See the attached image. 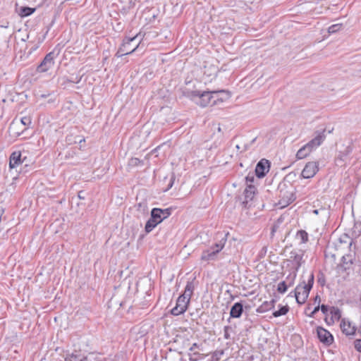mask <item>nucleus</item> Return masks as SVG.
Masks as SVG:
<instances>
[{
    "label": "nucleus",
    "mask_w": 361,
    "mask_h": 361,
    "mask_svg": "<svg viewBox=\"0 0 361 361\" xmlns=\"http://www.w3.org/2000/svg\"><path fill=\"white\" fill-rule=\"evenodd\" d=\"M355 348L361 353V339H357L354 342Z\"/></svg>",
    "instance_id": "obj_35"
},
{
    "label": "nucleus",
    "mask_w": 361,
    "mask_h": 361,
    "mask_svg": "<svg viewBox=\"0 0 361 361\" xmlns=\"http://www.w3.org/2000/svg\"><path fill=\"white\" fill-rule=\"evenodd\" d=\"M296 238L300 240L301 243H305L308 241V233L304 230L298 231Z\"/></svg>",
    "instance_id": "obj_27"
},
{
    "label": "nucleus",
    "mask_w": 361,
    "mask_h": 361,
    "mask_svg": "<svg viewBox=\"0 0 361 361\" xmlns=\"http://www.w3.org/2000/svg\"><path fill=\"white\" fill-rule=\"evenodd\" d=\"M288 289V286L285 281H281L278 284L277 291L280 293H284Z\"/></svg>",
    "instance_id": "obj_32"
},
{
    "label": "nucleus",
    "mask_w": 361,
    "mask_h": 361,
    "mask_svg": "<svg viewBox=\"0 0 361 361\" xmlns=\"http://www.w3.org/2000/svg\"><path fill=\"white\" fill-rule=\"evenodd\" d=\"M218 130L221 131V128L220 127L218 128Z\"/></svg>",
    "instance_id": "obj_53"
},
{
    "label": "nucleus",
    "mask_w": 361,
    "mask_h": 361,
    "mask_svg": "<svg viewBox=\"0 0 361 361\" xmlns=\"http://www.w3.org/2000/svg\"><path fill=\"white\" fill-rule=\"evenodd\" d=\"M69 361H102V357L94 353H89L87 355L70 354Z\"/></svg>",
    "instance_id": "obj_5"
},
{
    "label": "nucleus",
    "mask_w": 361,
    "mask_h": 361,
    "mask_svg": "<svg viewBox=\"0 0 361 361\" xmlns=\"http://www.w3.org/2000/svg\"><path fill=\"white\" fill-rule=\"evenodd\" d=\"M139 36H140V34H137L133 37H126L123 39V44L119 47V49L117 51L115 56L118 58H120L124 55H128V54L133 53L137 49L138 44L135 48H133V49H131L130 51L128 50L127 47H128V45H129L130 44L131 42L134 41L137 37H139Z\"/></svg>",
    "instance_id": "obj_4"
},
{
    "label": "nucleus",
    "mask_w": 361,
    "mask_h": 361,
    "mask_svg": "<svg viewBox=\"0 0 361 361\" xmlns=\"http://www.w3.org/2000/svg\"><path fill=\"white\" fill-rule=\"evenodd\" d=\"M218 92H203L199 91V94L196 96L195 102L202 107H205L208 105H214L216 104L213 94H217Z\"/></svg>",
    "instance_id": "obj_3"
},
{
    "label": "nucleus",
    "mask_w": 361,
    "mask_h": 361,
    "mask_svg": "<svg viewBox=\"0 0 361 361\" xmlns=\"http://www.w3.org/2000/svg\"><path fill=\"white\" fill-rule=\"evenodd\" d=\"M54 52L51 51L47 54L41 63L37 66V71L39 73H44L51 69L54 64Z\"/></svg>",
    "instance_id": "obj_6"
},
{
    "label": "nucleus",
    "mask_w": 361,
    "mask_h": 361,
    "mask_svg": "<svg viewBox=\"0 0 361 361\" xmlns=\"http://www.w3.org/2000/svg\"><path fill=\"white\" fill-rule=\"evenodd\" d=\"M79 81H80V80H78V81H75L73 79L68 80V82H76V83H78Z\"/></svg>",
    "instance_id": "obj_48"
},
{
    "label": "nucleus",
    "mask_w": 361,
    "mask_h": 361,
    "mask_svg": "<svg viewBox=\"0 0 361 361\" xmlns=\"http://www.w3.org/2000/svg\"><path fill=\"white\" fill-rule=\"evenodd\" d=\"M174 180H175V176H174L173 175H172V176H171V179H170V182H169V185H168V187H167V188L165 190V191H166V190H169L170 188H172L173 184V183H174Z\"/></svg>",
    "instance_id": "obj_41"
},
{
    "label": "nucleus",
    "mask_w": 361,
    "mask_h": 361,
    "mask_svg": "<svg viewBox=\"0 0 361 361\" xmlns=\"http://www.w3.org/2000/svg\"><path fill=\"white\" fill-rule=\"evenodd\" d=\"M319 170L318 164L314 161H310L306 164L301 175L304 178H310L314 176Z\"/></svg>",
    "instance_id": "obj_9"
},
{
    "label": "nucleus",
    "mask_w": 361,
    "mask_h": 361,
    "mask_svg": "<svg viewBox=\"0 0 361 361\" xmlns=\"http://www.w3.org/2000/svg\"><path fill=\"white\" fill-rule=\"evenodd\" d=\"M180 92L181 93V96L190 98L192 100H195L196 96L199 94L198 90H190L185 87L180 88Z\"/></svg>",
    "instance_id": "obj_20"
},
{
    "label": "nucleus",
    "mask_w": 361,
    "mask_h": 361,
    "mask_svg": "<svg viewBox=\"0 0 361 361\" xmlns=\"http://www.w3.org/2000/svg\"><path fill=\"white\" fill-rule=\"evenodd\" d=\"M318 281H319V283H321L322 286H323L324 283V279H321L320 278H319Z\"/></svg>",
    "instance_id": "obj_45"
},
{
    "label": "nucleus",
    "mask_w": 361,
    "mask_h": 361,
    "mask_svg": "<svg viewBox=\"0 0 361 361\" xmlns=\"http://www.w3.org/2000/svg\"><path fill=\"white\" fill-rule=\"evenodd\" d=\"M31 124V119L30 117L24 116L20 118V122H13L10 126V130H11L17 136H19L21 133L18 131H16V128L19 127L20 125H23L24 126H28ZM26 130V127L22 130V133Z\"/></svg>",
    "instance_id": "obj_12"
},
{
    "label": "nucleus",
    "mask_w": 361,
    "mask_h": 361,
    "mask_svg": "<svg viewBox=\"0 0 361 361\" xmlns=\"http://www.w3.org/2000/svg\"><path fill=\"white\" fill-rule=\"evenodd\" d=\"M302 257L303 252L301 250L299 252L296 250H292L290 252V259L294 262L296 270H298L303 263Z\"/></svg>",
    "instance_id": "obj_15"
},
{
    "label": "nucleus",
    "mask_w": 361,
    "mask_h": 361,
    "mask_svg": "<svg viewBox=\"0 0 361 361\" xmlns=\"http://www.w3.org/2000/svg\"><path fill=\"white\" fill-rule=\"evenodd\" d=\"M114 300H115V298H112L111 299V300H110V302H111V303H112V302H114Z\"/></svg>",
    "instance_id": "obj_51"
},
{
    "label": "nucleus",
    "mask_w": 361,
    "mask_h": 361,
    "mask_svg": "<svg viewBox=\"0 0 361 361\" xmlns=\"http://www.w3.org/2000/svg\"><path fill=\"white\" fill-rule=\"evenodd\" d=\"M159 224V222L155 219H153V216L151 214V217L147 221L145 227V231L146 233L151 232L157 225Z\"/></svg>",
    "instance_id": "obj_24"
},
{
    "label": "nucleus",
    "mask_w": 361,
    "mask_h": 361,
    "mask_svg": "<svg viewBox=\"0 0 361 361\" xmlns=\"http://www.w3.org/2000/svg\"><path fill=\"white\" fill-rule=\"evenodd\" d=\"M231 328L229 326H224V338L226 339H229L230 338V334L228 333V331L231 329Z\"/></svg>",
    "instance_id": "obj_37"
},
{
    "label": "nucleus",
    "mask_w": 361,
    "mask_h": 361,
    "mask_svg": "<svg viewBox=\"0 0 361 361\" xmlns=\"http://www.w3.org/2000/svg\"><path fill=\"white\" fill-rule=\"evenodd\" d=\"M313 213H314V214H317H317H319V210H318V209H314V210H313Z\"/></svg>",
    "instance_id": "obj_50"
},
{
    "label": "nucleus",
    "mask_w": 361,
    "mask_h": 361,
    "mask_svg": "<svg viewBox=\"0 0 361 361\" xmlns=\"http://www.w3.org/2000/svg\"><path fill=\"white\" fill-rule=\"evenodd\" d=\"M198 347V345L197 343H195L192 345V346L190 348V351H193L195 350V348H197Z\"/></svg>",
    "instance_id": "obj_44"
},
{
    "label": "nucleus",
    "mask_w": 361,
    "mask_h": 361,
    "mask_svg": "<svg viewBox=\"0 0 361 361\" xmlns=\"http://www.w3.org/2000/svg\"><path fill=\"white\" fill-rule=\"evenodd\" d=\"M224 352L223 350H215L212 353L211 361H219L221 357L224 355Z\"/></svg>",
    "instance_id": "obj_29"
},
{
    "label": "nucleus",
    "mask_w": 361,
    "mask_h": 361,
    "mask_svg": "<svg viewBox=\"0 0 361 361\" xmlns=\"http://www.w3.org/2000/svg\"><path fill=\"white\" fill-rule=\"evenodd\" d=\"M341 260H342V262H343V264H348V262H346V261H345V260H346V259H345V256H343V257H342Z\"/></svg>",
    "instance_id": "obj_47"
},
{
    "label": "nucleus",
    "mask_w": 361,
    "mask_h": 361,
    "mask_svg": "<svg viewBox=\"0 0 361 361\" xmlns=\"http://www.w3.org/2000/svg\"><path fill=\"white\" fill-rule=\"evenodd\" d=\"M189 302V299H186L185 296L180 295L177 299L176 307L171 311V314L178 316L184 313L188 308Z\"/></svg>",
    "instance_id": "obj_7"
},
{
    "label": "nucleus",
    "mask_w": 361,
    "mask_h": 361,
    "mask_svg": "<svg viewBox=\"0 0 361 361\" xmlns=\"http://www.w3.org/2000/svg\"><path fill=\"white\" fill-rule=\"evenodd\" d=\"M325 321H326V322L328 324H332V323H331V320H330V319L329 320L327 318H326V319H325Z\"/></svg>",
    "instance_id": "obj_49"
},
{
    "label": "nucleus",
    "mask_w": 361,
    "mask_h": 361,
    "mask_svg": "<svg viewBox=\"0 0 361 361\" xmlns=\"http://www.w3.org/2000/svg\"><path fill=\"white\" fill-rule=\"evenodd\" d=\"M341 27H342L341 24L332 25L329 27L328 31L329 33H335L337 31H338Z\"/></svg>",
    "instance_id": "obj_33"
},
{
    "label": "nucleus",
    "mask_w": 361,
    "mask_h": 361,
    "mask_svg": "<svg viewBox=\"0 0 361 361\" xmlns=\"http://www.w3.org/2000/svg\"><path fill=\"white\" fill-rule=\"evenodd\" d=\"M137 210L141 212L143 214L147 213L148 211V207L147 203L146 202H142L137 204Z\"/></svg>",
    "instance_id": "obj_31"
},
{
    "label": "nucleus",
    "mask_w": 361,
    "mask_h": 361,
    "mask_svg": "<svg viewBox=\"0 0 361 361\" xmlns=\"http://www.w3.org/2000/svg\"><path fill=\"white\" fill-rule=\"evenodd\" d=\"M70 357V354H68L66 357L63 359H56L54 361H69L68 358Z\"/></svg>",
    "instance_id": "obj_43"
},
{
    "label": "nucleus",
    "mask_w": 361,
    "mask_h": 361,
    "mask_svg": "<svg viewBox=\"0 0 361 361\" xmlns=\"http://www.w3.org/2000/svg\"><path fill=\"white\" fill-rule=\"evenodd\" d=\"M255 192H256V188L253 185L250 184V185H247V187L244 191V195H245V200L243 202V204H244L245 207H247V204H248L249 201L252 200V199L254 198V196L255 195Z\"/></svg>",
    "instance_id": "obj_16"
},
{
    "label": "nucleus",
    "mask_w": 361,
    "mask_h": 361,
    "mask_svg": "<svg viewBox=\"0 0 361 361\" xmlns=\"http://www.w3.org/2000/svg\"><path fill=\"white\" fill-rule=\"evenodd\" d=\"M196 286L195 279L190 281H188L186 286L185 288L184 293L181 295L182 296H185L186 299L190 300L191 296L193 294V291Z\"/></svg>",
    "instance_id": "obj_18"
},
{
    "label": "nucleus",
    "mask_w": 361,
    "mask_h": 361,
    "mask_svg": "<svg viewBox=\"0 0 361 361\" xmlns=\"http://www.w3.org/2000/svg\"><path fill=\"white\" fill-rule=\"evenodd\" d=\"M270 168V163L268 160L262 159L260 160L255 168V175L259 178H263L269 172Z\"/></svg>",
    "instance_id": "obj_10"
},
{
    "label": "nucleus",
    "mask_w": 361,
    "mask_h": 361,
    "mask_svg": "<svg viewBox=\"0 0 361 361\" xmlns=\"http://www.w3.org/2000/svg\"><path fill=\"white\" fill-rule=\"evenodd\" d=\"M312 151L306 145L302 147L296 154L298 159H302L306 158Z\"/></svg>",
    "instance_id": "obj_22"
},
{
    "label": "nucleus",
    "mask_w": 361,
    "mask_h": 361,
    "mask_svg": "<svg viewBox=\"0 0 361 361\" xmlns=\"http://www.w3.org/2000/svg\"><path fill=\"white\" fill-rule=\"evenodd\" d=\"M218 253L214 250V247H211L209 249L202 252L201 255V259L203 261L214 260L216 258V255Z\"/></svg>",
    "instance_id": "obj_19"
},
{
    "label": "nucleus",
    "mask_w": 361,
    "mask_h": 361,
    "mask_svg": "<svg viewBox=\"0 0 361 361\" xmlns=\"http://www.w3.org/2000/svg\"><path fill=\"white\" fill-rule=\"evenodd\" d=\"M22 164L21 152L20 151H15L11 153L9 157V168L11 169H16Z\"/></svg>",
    "instance_id": "obj_14"
},
{
    "label": "nucleus",
    "mask_w": 361,
    "mask_h": 361,
    "mask_svg": "<svg viewBox=\"0 0 361 361\" xmlns=\"http://www.w3.org/2000/svg\"><path fill=\"white\" fill-rule=\"evenodd\" d=\"M320 302H321L320 296L317 295L314 298V303H318V305H319Z\"/></svg>",
    "instance_id": "obj_42"
},
{
    "label": "nucleus",
    "mask_w": 361,
    "mask_h": 361,
    "mask_svg": "<svg viewBox=\"0 0 361 361\" xmlns=\"http://www.w3.org/2000/svg\"><path fill=\"white\" fill-rule=\"evenodd\" d=\"M226 239L222 238L219 243H215L212 247H214L216 252L219 253L224 247Z\"/></svg>",
    "instance_id": "obj_30"
},
{
    "label": "nucleus",
    "mask_w": 361,
    "mask_h": 361,
    "mask_svg": "<svg viewBox=\"0 0 361 361\" xmlns=\"http://www.w3.org/2000/svg\"><path fill=\"white\" fill-rule=\"evenodd\" d=\"M314 276L313 272H310L307 276V281H303L298 284L295 289V297L297 302L299 305L304 304L310 294V292L313 286Z\"/></svg>",
    "instance_id": "obj_1"
},
{
    "label": "nucleus",
    "mask_w": 361,
    "mask_h": 361,
    "mask_svg": "<svg viewBox=\"0 0 361 361\" xmlns=\"http://www.w3.org/2000/svg\"><path fill=\"white\" fill-rule=\"evenodd\" d=\"M317 337L319 341L326 345H330L334 342L332 334L322 326L317 328Z\"/></svg>",
    "instance_id": "obj_8"
},
{
    "label": "nucleus",
    "mask_w": 361,
    "mask_h": 361,
    "mask_svg": "<svg viewBox=\"0 0 361 361\" xmlns=\"http://www.w3.org/2000/svg\"><path fill=\"white\" fill-rule=\"evenodd\" d=\"M141 161L138 158H132L130 161V165L131 166H137L138 165Z\"/></svg>",
    "instance_id": "obj_39"
},
{
    "label": "nucleus",
    "mask_w": 361,
    "mask_h": 361,
    "mask_svg": "<svg viewBox=\"0 0 361 361\" xmlns=\"http://www.w3.org/2000/svg\"><path fill=\"white\" fill-rule=\"evenodd\" d=\"M310 305H309L307 307V308L305 309V314H306L307 315V314H309L307 313V311H310Z\"/></svg>",
    "instance_id": "obj_46"
},
{
    "label": "nucleus",
    "mask_w": 361,
    "mask_h": 361,
    "mask_svg": "<svg viewBox=\"0 0 361 361\" xmlns=\"http://www.w3.org/2000/svg\"><path fill=\"white\" fill-rule=\"evenodd\" d=\"M341 328L342 331L347 336L355 334V329L354 326H351V324L349 322L345 323V322H343L341 324Z\"/></svg>",
    "instance_id": "obj_23"
},
{
    "label": "nucleus",
    "mask_w": 361,
    "mask_h": 361,
    "mask_svg": "<svg viewBox=\"0 0 361 361\" xmlns=\"http://www.w3.org/2000/svg\"><path fill=\"white\" fill-rule=\"evenodd\" d=\"M278 193L281 198L279 202L281 207L288 206L295 200L292 186L288 182L282 181L279 184Z\"/></svg>",
    "instance_id": "obj_2"
},
{
    "label": "nucleus",
    "mask_w": 361,
    "mask_h": 361,
    "mask_svg": "<svg viewBox=\"0 0 361 361\" xmlns=\"http://www.w3.org/2000/svg\"><path fill=\"white\" fill-rule=\"evenodd\" d=\"M35 11V8L27 6H22L20 8L19 15L21 17H27L32 14Z\"/></svg>",
    "instance_id": "obj_26"
},
{
    "label": "nucleus",
    "mask_w": 361,
    "mask_h": 361,
    "mask_svg": "<svg viewBox=\"0 0 361 361\" xmlns=\"http://www.w3.org/2000/svg\"><path fill=\"white\" fill-rule=\"evenodd\" d=\"M243 312L242 302H238L233 304L230 310V316L232 318H239Z\"/></svg>",
    "instance_id": "obj_17"
},
{
    "label": "nucleus",
    "mask_w": 361,
    "mask_h": 361,
    "mask_svg": "<svg viewBox=\"0 0 361 361\" xmlns=\"http://www.w3.org/2000/svg\"><path fill=\"white\" fill-rule=\"evenodd\" d=\"M174 180H175V176H174L173 175H172V176H171V179H170V182H169V185H168V187H167V188L165 190V191H166V190H169L170 188H172L173 184V183H174Z\"/></svg>",
    "instance_id": "obj_40"
},
{
    "label": "nucleus",
    "mask_w": 361,
    "mask_h": 361,
    "mask_svg": "<svg viewBox=\"0 0 361 361\" xmlns=\"http://www.w3.org/2000/svg\"><path fill=\"white\" fill-rule=\"evenodd\" d=\"M325 139L324 130L317 133L316 137L308 142L306 145L311 149L312 151L318 147Z\"/></svg>",
    "instance_id": "obj_13"
},
{
    "label": "nucleus",
    "mask_w": 361,
    "mask_h": 361,
    "mask_svg": "<svg viewBox=\"0 0 361 361\" xmlns=\"http://www.w3.org/2000/svg\"><path fill=\"white\" fill-rule=\"evenodd\" d=\"M255 180V176L253 174H250L249 173L246 177H245V181H246V183L247 185H250Z\"/></svg>",
    "instance_id": "obj_34"
},
{
    "label": "nucleus",
    "mask_w": 361,
    "mask_h": 361,
    "mask_svg": "<svg viewBox=\"0 0 361 361\" xmlns=\"http://www.w3.org/2000/svg\"><path fill=\"white\" fill-rule=\"evenodd\" d=\"M352 243H353V241L351 240L350 243V246L352 245Z\"/></svg>",
    "instance_id": "obj_52"
},
{
    "label": "nucleus",
    "mask_w": 361,
    "mask_h": 361,
    "mask_svg": "<svg viewBox=\"0 0 361 361\" xmlns=\"http://www.w3.org/2000/svg\"><path fill=\"white\" fill-rule=\"evenodd\" d=\"M276 302V300L274 299H272L269 302H264L261 306L259 307L258 311L260 312H266L269 310H271L274 307V304Z\"/></svg>",
    "instance_id": "obj_25"
},
{
    "label": "nucleus",
    "mask_w": 361,
    "mask_h": 361,
    "mask_svg": "<svg viewBox=\"0 0 361 361\" xmlns=\"http://www.w3.org/2000/svg\"><path fill=\"white\" fill-rule=\"evenodd\" d=\"M289 310V307L288 305L281 306L279 310L273 312V316L274 317H279L282 315H285Z\"/></svg>",
    "instance_id": "obj_28"
},
{
    "label": "nucleus",
    "mask_w": 361,
    "mask_h": 361,
    "mask_svg": "<svg viewBox=\"0 0 361 361\" xmlns=\"http://www.w3.org/2000/svg\"><path fill=\"white\" fill-rule=\"evenodd\" d=\"M151 214L153 216V219H155L159 224H160L165 219L169 217L171 214V209H159V208H154L151 211Z\"/></svg>",
    "instance_id": "obj_11"
},
{
    "label": "nucleus",
    "mask_w": 361,
    "mask_h": 361,
    "mask_svg": "<svg viewBox=\"0 0 361 361\" xmlns=\"http://www.w3.org/2000/svg\"><path fill=\"white\" fill-rule=\"evenodd\" d=\"M330 314L331 315L330 320L331 323H334L335 321H339L341 317V312L337 307H330Z\"/></svg>",
    "instance_id": "obj_21"
},
{
    "label": "nucleus",
    "mask_w": 361,
    "mask_h": 361,
    "mask_svg": "<svg viewBox=\"0 0 361 361\" xmlns=\"http://www.w3.org/2000/svg\"><path fill=\"white\" fill-rule=\"evenodd\" d=\"M319 307H320V305H317V306H316L314 308V310L310 313H309V314H307V316L309 317H314V314L319 310Z\"/></svg>",
    "instance_id": "obj_38"
},
{
    "label": "nucleus",
    "mask_w": 361,
    "mask_h": 361,
    "mask_svg": "<svg viewBox=\"0 0 361 361\" xmlns=\"http://www.w3.org/2000/svg\"><path fill=\"white\" fill-rule=\"evenodd\" d=\"M319 310H321L322 312L324 314H326L328 311H330V308L326 305H322L319 307Z\"/></svg>",
    "instance_id": "obj_36"
}]
</instances>
